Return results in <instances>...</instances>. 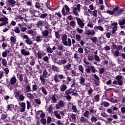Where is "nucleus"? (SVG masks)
Segmentation results:
<instances>
[{"instance_id": "obj_1", "label": "nucleus", "mask_w": 125, "mask_h": 125, "mask_svg": "<svg viewBox=\"0 0 125 125\" xmlns=\"http://www.w3.org/2000/svg\"><path fill=\"white\" fill-rule=\"evenodd\" d=\"M99 31L104 32V27L101 25H95L93 29H86L85 35L87 36H95L96 33H97Z\"/></svg>"}, {"instance_id": "obj_2", "label": "nucleus", "mask_w": 125, "mask_h": 125, "mask_svg": "<svg viewBox=\"0 0 125 125\" xmlns=\"http://www.w3.org/2000/svg\"><path fill=\"white\" fill-rule=\"evenodd\" d=\"M62 43H63L65 46H69L71 47L72 44L73 45L76 43V40L75 39L71 40L70 38H68V36L64 34L62 37Z\"/></svg>"}, {"instance_id": "obj_3", "label": "nucleus", "mask_w": 125, "mask_h": 125, "mask_svg": "<svg viewBox=\"0 0 125 125\" xmlns=\"http://www.w3.org/2000/svg\"><path fill=\"white\" fill-rule=\"evenodd\" d=\"M124 12V9H119V7L116 6L113 8L112 10H107L106 13L109 15H114V16H119Z\"/></svg>"}, {"instance_id": "obj_4", "label": "nucleus", "mask_w": 125, "mask_h": 125, "mask_svg": "<svg viewBox=\"0 0 125 125\" xmlns=\"http://www.w3.org/2000/svg\"><path fill=\"white\" fill-rule=\"evenodd\" d=\"M75 91H76V90L75 89H72V88H70L65 91V97L67 99V100H68V101H70V100H71V99H72V97H71L70 94H72L71 95L72 96H76V97L79 96V94L75 92Z\"/></svg>"}, {"instance_id": "obj_5", "label": "nucleus", "mask_w": 125, "mask_h": 125, "mask_svg": "<svg viewBox=\"0 0 125 125\" xmlns=\"http://www.w3.org/2000/svg\"><path fill=\"white\" fill-rule=\"evenodd\" d=\"M65 79L63 74H55L53 76V80L56 83H58L61 80Z\"/></svg>"}, {"instance_id": "obj_6", "label": "nucleus", "mask_w": 125, "mask_h": 125, "mask_svg": "<svg viewBox=\"0 0 125 125\" xmlns=\"http://www.w3.org/2000/svg\"><path fill=\"white\" fill-rule=\"evenodd\" d=\"M81 6H82V5H81L80 4H78L76 7L72 9V13L75 15V16H79V12H81Z\"/></svg>"}, {"instance_id": "obj_7", "label": "nucleus", "mask_w": 125, "mask_h": 125, "mask_svg": "<svg viewBox=\"0 0 125 125\" xmlns=\"http://www.w3.org/2000/svg\"><path fill=\"white\" fill-rule=\"evenodd\" d=\"M53 114L54 116L59 120L61 119V116H65V112L62 111L56 110L54 111Z\"/></svg>"}, {"instance_id": "obj_8", "label": "nucleus", "mask_w": 125, "mask_h": 125, "mask_svg": "<svg viewBox=\"0 0 125 125\" xmlns=\"http://www.w3.org/2000/svg\"><path fill=\"white\" fill-rule=\"evenodd\" d=\"M23 40H25V41H24V42H25L26 44H28V45H32V44H33L34 42H33V41L29 38L28 35H23Z\"/></svg>"}, {"instance_id": "obj_9", "label": "nucleus", "mask_w": 125, "mask_h": 125, "mask_svg": "<svg viewBox=\"0 0 125 125\" xmlns=\"http://www.w3.org/2000/svg\"><path fill=\"white\" fill-rule=\"evenodd\" d=\"M76 20L77 21V24L81 29H83L84 27V22L80 18H75Z\"/></svg>"}, {"instance_id": "obj_10", "label": "nucleus", "mask_w": 125, "mask_h": 125, "mask_svg": "<svg viewBox=\"0 0 125 125\" xmlns=\"http://www.w3.org/2000/svg\"><path fill=\"white\" fill-rule=\"evenodd\" d=\"M64 7H62V13L63 16H66V12H65V9L67 13L70 12V8L67 5H65Z\"/></svg>"}, {"instance_id": "obj_11", "label": "nucleus", "mask_w": 125, "mask_h": 125, "mask_svg": "<svg viewBox=\"0 0 125 125\" xmlns=\"http://www.w3.org/2000/svg\"><path fill=\"white\" fill-rule=\"evenodd\" d=\"M17 82V80L16 79V77L15 76L12 77L10 80V83H9L8 87H11V85H14V84L16 83Z\"/></svg>"}, {"instance_id": "obj_12", "label": "nucleus", "mask_w": 125, "mask_h": 125, "mask_svg": "<svg viewBox=\"0 0 125 125\" xmlns=\"http://www.w3.org/2000/svg\"><path fill=\"white\" fill-rule=\"evenodd\" d=\"M112 26H113L112 27V30L111 31L112 34H114L116 32H117V30H118V22H114L111 23Z\"/></svg>"}, {"instance_id": "obj_13", "label": "nucleus", "mask_w": 125, "mask_h": 125, "mask_svg": "<svg viewBox=\"0 0 125 125\" xmlns=\"http://www.w3.org/2000/svg\"><path fill=\"white\" fill-rule=\"evenodd\" d=\"M65 104H64V101L62 100H60L58 103V104L55 105L56 109H61V108H63L64 107Z\"/></svg>"}, {"instance_id": "obj_14", "label": "nucleus", "mask_w": 125, "mask_h": 125, "mask_svg": "<svg viewBox=\"0 0 125 125\" xmlns=\"http://www.w3.org/2000/svg\"><path fill=\"white\" fill-rule=\"evenodd\" d=\"M122 79L123 77L121 75H118L115 77V79L117 80V81L118 82L119 85L122 86L123 84H124Z\"/></svg>"}, {"instance_id": "obj_15", "label": "nucleus", "mask_w": 125, "mask_h": 125, "mask_svg": "<svg viewBox=\"0 0 125 125\" xmlns=\"http://www.w3.org/2000/svg\"><path fill=\"white\" fill-rule=\"evenodd\" d=\"M88 12L90 13V14H92V15L94 17H97L98 16V10H94V11H91L90 9H88Z\"/></svg>"}, {"instance_id": "obj_16", "label": "nucleus", "mask_w": 125, "mask_h": 125, "mask_svg": "<svg viewBox=\"0 0 125 125\" xmlns=\"http://www.w3.org/2000/svg\"><path fill=\"white\" fill-rule=\"evenodd\" d=\"M41 31H42L41 33L42 36V38H47V37H48V34H49V31H48V30L42 31V29L41 28Z\"/></svg>"}, {"instance_id": "obj_17", "label": "nucleus", "mask_w": 125, "mask_h": 125, "mask_svg": "<svg viewBox=\"0 0 125 125\" xmlns=\"http://www.w3.org/2000/svg\"><path fill=\"white\" fill-rule=\"evenodd\" d=\"M42 76L44 78H49V77L51 76V73H48V72H47V70L46 69H44L43 72Z\"/></svg>"}, {"instance_id": "obj_18", "label": "nucleus", "mask_w": 125, "mask_h": 125, "mask_svg": "<svg viewBox=\"0 0 125 125\" xmlns=\"http://www.w3.org/2000/svg\"><path fill=\"white\" fill-rule=\"evenodd\" d=\"M20 106L21 107L20 112H21V113L25 112V110H26V104L25 103H21L20 104Z\"/></svg>"}, {"instance_id": "obj_19", "label": "nucleus", "mask_w": 125, "mask_h": 125, "mask_svg": "<svg viewBox=\"0 0 125 125\" xmlns=\"http://www.w3.org/2000/svg\"><path fill=\"white\" fill-rule=\"evenodd\" d=\"M79 81V83H80L81 85H85V78H83V76H81L80 77Z\"/></svg>"}, {"instance_id": "obj_20", "label": "nucleus", "mask_w": 125, "mask_h": 125, "mask_svg": "<svg viewBox=\"0 0 125 125\" xmlns=\"http://www.w3.org/2000/svg\"><path fill=\"white\" fill-rule=\"evenodd\" d=\"M21 52L22 55H23L24 56H28L30 55V52L29 51H27L24 49H21Z\"/></svg>"}, {"instance_id": "obj_21", "label": "nucleus", "mask_w": 125, "mask_h": 125, "mask_svg": "<svg viewBox=\"0 0 125 125\" xmlns=\"http://www.w3.org/2000/svg\"><path fill=\"white\" fill-rule=\"evenodd\" d=\"M40 90L42 91V93L44 95H47V89H46V87L45 86H42L40 88Z\"/></svg>"}, {"instance_id": "obj_22", "label": "nucleus", "mask_w": 125, "mask_h": 125, "mask_svg": "<svg viewBox=\"0 0 125 125\" xmlns=\"http://www.w3.org/2000/svg\"><path fill=\"white\" fill-rule=\"evenodd\" d=\"M80 122L85 124V123H88V119L85 118L83 116H81L80 118Z\"/></svg>"}, {"instance_id": "obj_23", "label": "nucleus", "mask_w": 125, "mask_h": 125, "mask_svg": "<svg viewBox=\"0 0 125 125\" xmlns=\"http://www.w3.org/2000/svg\"><path fill=\"white\" fill-rule=\"evenodd\" d=\"M28 34L30 35L32 37H35L37 35V32L35 31V30H29L27 31Z\"/></svg>"}, {"instance_id": "obj_24", "label": "nucleus", "mask_w": 125, "mask_h": 125, "mask_svg": "<svg viewBox=\"0 0 125 125\" xmlns=\"http://www.w3.org/2000/svg\"><path fill=\"white\" fill-rule=\"evenodd\" d=\"M53 106H54V104H52L48 106L47 109V111L48 113H53Z\"/></svg>"}, {"instance_id": "obj_25", "label": "nucleus", "mask_w": 125, "mask_h": 125, "mask_svg": "<svg viewBox=\"0 0 125 125\" xmlns=\"http://www.w3.org/2000/svg\"><path fill=\"white\" fill-rule=\"evenodd\" d=\"M43 24H44L43 21H39L36 23V26L38 28H40L41 29V28H42V26L43 25Z\"/></svg>"}, {"instance_id": "obj_26", "label": "nucleus", "mask_w": 125, "mask_h": 125, "mask_svg": "<svg viewBox=\"0 0 125 125\" xmlns=\"http://www.w3.org/2000/svg\"><path fill=\"white\" fill-rule=\"evenodd\" d=\"M51 102L52 104H55L57 102V99L56 98V96H55V95L52 96L51 98Z\"/></svg>"}, {"instance_id": "obj_27", "label": "nucleus", "mask_w": 125, "mask_h": 125, "mask_svg": "<svg viewBox=\"0 0 125 125\" xmlns=\"http://www.w3.org/2000/svg\"><path fill=\"white\" fill-rule=\"evenodd\" d=\"M66 63H67V60H65V59L60 60L58 62V64L59 65H62V64H66Z\"/></svg>"}, {"instance_id": "obj_28", "label": "nucleus", "mask_w": 125, "mask_h": 125, "mask_svg": "<svg viewBox=\"0 0 125 125\" xmlns=\"http://www.w3.org/2000/svg\"><path fill=\"white\" fill-rule=\"evenodd\" d=\"M43 6V3H42L41 4L40 2H37L35 4V7H36V8H41V9H42V7Z\"/></svg>"}, {"instance_id": "obj_29", "label": "nucleus", "mask_w": 125, "mask_h": 125, "mask_svg": "<svg viewBox=\"0 0 125 125\" xmlns=\"http://www.w3.org/2000/svg\"><path fill=\"white\" fill-rule=\"evenodd\" d=\"M60 89L61 91L64 92V91L67 89V85H65V84H62L60 86Z\"/></svg>"}, {"instance_id": "obj_30", "label": "nucleus", "mask_w": 125, "mask_h": 125, "mask_svg": "<svg viewBox=\"0 0 125 125\" xmlns=\"http://www.w3.org/2000/svg\"><path fill=\"white\" fill-rule=\"evenodd\" d=\"M90 40L93 43H96L98 42V39L97 37L94 36L90 38Z\"/></svg>"}, {"instance_id": "obj_31", "label": "nucleus", "mask_w": 125, "mask_h": 125, "mask_svg": "<svg viewBox=\"0 0 125 125\" xmlns=\"http://www.w3.org/2000/svg\"><path fill=\"white\" fill-rule=\"evenodd\" d=\"M71 64L70 63H68L65 65H63V71H67V70H71Z\"/></svg>"}, {"instance_id": "obj_32", "label": "nucleus", "mask_w": 125, "mask_h": 125, "mask_svg": "<svg viewBox=\"0 0 125 125\" xmlns=\"http://www.w3.org/2000/svg\"><path fill=\"white\" fill-rule=\"evenodd\" d=\"M8 2L9 3L10 5L13 7V6H15V3H16V1L14 0H8Z\"/></svg>"}, {"instance_id": "obj_33", "label": "nucleus", "mask_w": 125, "mask_h": 125, "mask_svg": "<svg viewBox=\"0 0 125 125\" xmlns=\"http://www.w3.org/2000/svg\"><path fill=\"white\" fill-rule=\"evenodd\" d=\"M10 41L12 44H15L16 43V38L11 36L10 38Z\"/></svg>"}, {"instance_id": "obj_34", "label": "nucleus", "mask_w": 125, "mask_h": 125, "mask_svg": "<svg viewBox=\"0 0 125 125\" xmlns=\"http://www.w3.org/2000/svg\"><path fill=\"white\" fill-rule=\"evenodd\" d=\"M40 79L41 83H42L43 85H44V84H45V79H44V77L42 75H40Z\"/></svg>"}, {"instance_id": "obj_35", "label": "nucleus", "mask_w": 125, "mask_h": 125, "mask_svg": "<svg viewBox=\"0 0 125 125\" xmlns=\"http://www.w3.org/2000/svg\"><path fill=\"white\" fill-rule=\"evenodd\" d=\"M14 107V105L11 104H8L6 107V110L7 111H12L13 108Z\"/></svg>"}, {"instance_id": "obj_36", "label": "nucleus", "mask_w": 125, "mask_h": 125, "mask_svg": "<svg viewBox=\"0 0 125 125\" xmlns=\"http://www.w3.org/2000/svg\"><path fill=\"white\" fill-rule=\"evenodd\" d=\"M107 100L108 101H109L110 102H111V103H118V100H117V99L114 98H111L109 99H107Z\"/></svg>"}, {"instance_id": "obj_37", "label": "nucleus", "mask_w": 125, "mask_h": 125, "mask_svg": "<svg viewBox=\"0 0 125 125\" xmlns=\"http://www.w3.org/2000/svg\"><path fill=\"white\" fill-rule=\"evenodd\" d=\"M85 67H86V68L85 69V72L87 73V74H90V71H91L90 65H85Z\"/></svg>"}, {"instance_id": "obj_38", "label": "nucleus", "mask_w": 125, "mask_h": 125, "mask_svg": "<svg viewBox=\"0 0 125 125\" xmlns=\"http://www.w3.org/2000/svg\"><path fill=\"white\" fill-rule=\"evenodd\" d=\"M78 69L79 70L80 72H81V74H83V73H84V69L82 65H79L78 66Z\"/></svg>"}, {"instance_id": "obj_39", "label": "nucleus", "mask_w": 125, "mask_h": 125, "mask_svg": "<svg viewBox=\"0 0 125 125\" xmlns=\"http://www.w3.org/2000/svg\"><path fill=\"white\" fill-rule=\"evenodd\" d=\"M26 96L28 98H29V99H34V95H33V94L31 93H27L26 94Z\"/></svg>"}, {"instance_id": "obj_40", "label": "nucleus", "mask_w": 125, "mask_h": 125, "mask_svg": "<svg viewBox=\"0 0 125 125\" xmlns=\"http://www.w3.org/2000/svg\"><path fill=\"white\" fill-rule=\"evenodd\" d=\"M95 102H99L100 101V96L99 95H96L94 96Z\"/></svg>"}, {"instance_id": "obj_41", "label": "nucleus", "mask_w": 125, "mask_h": 125, "mask_svg": "<svg viewBox=\"0 0 125 125\" xmlns=\"http://www.w3.org/2000/svg\"><path fill=\"white\" fill-rule=\"evenodd\" d=\"M94 26V24L93 22L89 21L88 24H87V27L90 28V29H93V27Z\"/></svg>"}, {"instance_id": "obj_42", "label": "nucleus", "mask_w": 125, "mask_h": 125, "mask_svg": "<svg viewBox=\"0 0 125 125\" xmlns=\"http://www.w3.org/2000/svg\"><path fill=\"white\" fill-rule=\"evenodd\" d=\"M75 39H76V42H81V41H82V37L81 36V35H79V34H77L75 36Z\"/></svg>"}, {"instance_id": "obj_43", "label": "nucleus", "mask_w": 125, "mask_h": 125, "mask_svg": "<svg viewBox=\"0 0 125 125\" xmlns=\"http://www.w3.org/2000/svg\"><path fill=\"white\" fill-rule=\"evenodd\" d=\"M44 29L46 30V31H51V28H50V25L48 24V23H47L45 25Z\"/></svg>"}, {"instance_id": "obj_44", "label": "nucleus", "mask_w": 125, "mask_h": 125, "mask_svg": "<svg viewBox=\"0 0 125 125\" xmlns=\"http://www.w3.org/2000/svg\"><path fill=\"white\" fill-rule=\"evenodd\" d=\"M52 69L55 72H59V67L54 65L52 66Z\"/></svg>"}, {"instance_id": "obj_45", "label": "nucleus", "mask_w": 125, "mask_h": 125, "mask_svg": "<svg viewBox=\"0 0 125 125\" xmlns=\"http://www.w3.org/2000/svg\"><path fill=\"white\" fill-rule=\"evenodd\" d=\"M17 76L18 77V78L19 79L20 82L23 81V75L17 73Z\"/></svg>"}, {"instance_id": "obj_46", "label": "nucleus", "mask_w": 125, "mask_h": 125, "mask_svg": "<svg viewBox=\"0 0 125 125\" xmlns=\"http://www.w3.org/2000/svg\"><path fill=\"white\" fill-rule=\"evenodd\" d=\"M36 41L37 42H41L42 41V37H41V36H38L36 38Z\"/></svg>"}, {"instance_id": "obj_47", "label": "nucleus", "mask_w": 125, "mask_h": 125, "mask_svg": "<svg viewBox=\"0 0 125 125\" xmlns=\"http://www.w3.org/2000/svg\"><path fill=\"white\" fill-rule=\"evenodd\" d=\"M42 60H43V61H44V62H46V63H49V58H48V57L47 56H45L44 57Z\"/></svg>"}, {"instance_id": "obj_48", "label": "nucleus", "mask_w": 125, "mask_h": 125, "mask_svg": "<svg viewBox=\"0 0 125 125\" xmlns=\"http://www.w3.org/2000/svg\"><path fill=\"white\" fill-rule=\"evenodd\" d=\"M70 117L73 121H76L77 119V115L75 114L72 113L70 115Z\"/></svg>"}, {"instance_id": "obj_49", "label": "nucleus", "mask_w": 125, "mask_h": 125, "mask_svg": "<svg viewBox=\"0 0 125 125\" xmlns=\"http://www.w3.org/2000/svg\"><path fill=\"white\" fill-rule=\"evenodd\" d=\"M31 91H32L31 86H30V85H26V91H25V92H31Z\"/></svg>"}, {"instance_id": "obj_50", "label": "nucleus", "mask_w": 125, "mask_h": 125, "mask_svg": "<svg viewBox=\"0 0 125 125\" xmlns=\"http://www.w3.org/2000/svg\"><path fill=\"white\" fill-rule=\"evenodd\" d=\"M37 56L39 58V59H42V57L43 56V55L41 53V51H39L37 53Z\"/></svg>"}, {"instance_id": "obj_51", "label": "nucleus", "mask_w": 125, "mask_h": 125, "mask_svg": "<svg viewBox=\"0 0 125 125\" xmlns=\"http://www.w3.org/2000/svg\"><path fill=\"white\" fill-rule=\"evenodd\" d=\"M34 102L36 103V104H37V105H41L42 104V102H41V99H35L34 100Z\"/></svg>"}, {"instance_id": "obj_52", "label": "nucleus", "mask_w": 125, "mask_h": 125, "mask_svg": "<svg viewBox=\"0 0 125 125\" xmlns=\"http://www.w3.org/2000/svg\"><path fill=\"white\" fill-rule=\"evenodd\" d=\"M89 111L88 110L85 111L83 113V116L85 117V118H89Z\"/></svg>"}, {"instance_id": "obj_53", "label": "nucleus", "mask_w": 125, "mask_h": 125, "mask_svg": "<svg viewBox=\"0 0 125 125\" xmlns=\"http://www.w3.org/2000/svg\"><path fill=\"white\" fill-rule=\"evenodd\" d=\"M91 123H96L97 122V118L95 116H92L90 119Z\"/></svg>"}, {"instance_id": "obj_54", "label": "nucleus", "mask_w": 125, "mask_h": 125, "mask_svg": "<svg viewBox=\"0 0 125 125\" xmlns=\"http://www.w3.org/2000/svg\"><path fill=\"white\" fill-rule=\"evenodd\" d=\"M38 90V85L37 84L32 85V92L37 91Z\"/></svg>"}, {"instance_id": "obj_55", "label": "nucleus", "mask_w": 125, "mask_h": 125, "mask_svg": "<svg viewBox=\"0 0 125 125\" xmlns=\"http://www.w3.org/2000/svg\"><path fill=\"white\" fill-rule=\"evenodd\" d=\"M15 19L16 21H22V20H23L24 18L21 17V16H17L15 18Z\"/></svg>"}, {"instance_id": "obj_56", "label": "nucleus", "mask_w": 125, "mask_h": 125, "mask_svg": "<svg viewBox=\"0 0 125 125\" xmlns=\"http://www.w3.org/2000/svg\"><path fill=\"white\" fill-rule=\"evenodd\" d=\"M113 56H114V57H119V56H120V51H119V50L115 51Z\"/></svg>"}, {"instance_id": "obj_57", "label": "nucleus", "mask_w": 125, "mask_h": 125, "mask_svg": "<svg viewBox=\"0 0 125 125\" xmlns=\"http://www.w3.org/2000/svg\"><path fill=\"white\" fill-rule=\"evenodd\" d=\"M103 104L104 107H109L110 106V103H108V102H103Z\"/></svg>"}, {"instance_id": "obj_58", "label": "nucleus", "mask_w": 125, "mask_h": 125, "mask_svg": "<svg viewBox=\"0 0 125 125\" xmlns=\"http://www.w3.org/2000/svg\"><path fill=\"white\" fill-rule=\"evenodd\" d=\"M70 25L73 27V28H75V27H76V22H75L74 21H72L70 22Z\"/></svg>"}, {"instance_id": "obj_59", "label": "nucleus", "mask_w": 125, "mask_h": 125, "mask_svg": "<svg viewBox=\"0 0 125 125\" xmlns=\"http://www.w3.org/2000/svg\"><path fill=\"white\" fill-rule=\"evenodd\" d=\"M40 121L43 125H46V119L45 118H42Z\"/></svg>"}, {"instance_id": "obj_60", "label": "nucleus", "mask_w": 125, "mask_h": 125, "mask_svg": "<svg viewBox=\"0 0 125 125\" xmlns=\"http://www.w3.org/2000/svg\"><path fill=\"white\" fill-rule=\"evenodd\" d=\"M7 114H2L1 115V120H5V119H6V118H7Z\"/></svg>"}, {"instance_id": "obj_61", "label": "nucleus", "mask_w": 125, "mask_h": 125, "mask_svg": "<svg viewBox=\"0 0 125 125\" xmlns=\"http://www.w3.org/2000/svg\"><path fill=\"white\" fill-rule=\"evenodd\" d=\"M1 62L3 66H6L7 65V61L5 59H2Z\"/></svg>"}, {"instance_id": "obj_62", "label": "nucleus", "mask_w": 125, "mask_h": 125, "mask_svg": "<svg viewBox=\"0 0 125 125\" xmlns=\"http://www.w3.org/2000/svg\"><path fill=\"white\" fill-rule=\"evenodd\" d=\"M90 69L91 70L92 73H95L96 72V69L95 68V67H94V66L91 65Z\"/></svg>"}, {"instance_id": "obj_63", "label": "nucleus", "mask_w": 125, "mask_h": 125, "mask_svg": "<svg viewBox=\"0 0 125 125\" xmlns=\"http://www.w3.org/2000/svg\"><path fill=\"white\" fill-rule=\"evenodd\" d=\"M97 111L94 110L93 108H91L89 109V112L90 113V114H95L96 113Z\"/></svg>"}, {"instance_id": "obj_64", "label": "nucleus", "mask_w": 125, "mask_h": 125, "mask_svg": "<svg viewBox=\"0 0 125 125\" xmlns=\"http://www.w3.org/2000/svg\"><path fill=\"white\" fill-rule=\"evenodd\" d=\"M119 24L120 26H123V25H125V19H123L121 21H119Z\"/></svg>"}]
</instances>
